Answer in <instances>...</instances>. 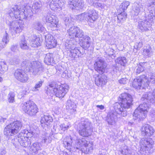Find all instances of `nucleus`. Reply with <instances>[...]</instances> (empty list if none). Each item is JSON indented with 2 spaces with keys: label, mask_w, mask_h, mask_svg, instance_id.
Instances as JSON below:
<instances>
[{
  "label": "nucleus",
  "mask_w": 155,
  "mask_h": 155,
  "mask_svg": "<svg viewBox=\"0 0 155 155\" xmlns=\"http://www.w3.org/2000/svg\"><path fill=\"white\" fill-rule=\"evenodd\" d=\"M11 18L14 19H30L32 15L31 6L15 5L12 6L9 11Z\"/></svg>",
  "instance_id": "obj_1"
},
{
  "label": "nucleus",
  "mask_w": 155,
  "mask_h": 155,
  "mask_svg": "<svg viewBox=\"0 0 155 155\" xmlns=\"http://www.w3.org/2000/svg\"><path fill=\"white\" fill-rule=\"evenodd\" d=\"M121 100L120 103H116L114 105V109L118 114H120L121 117H125L127 115V111L124 109H128L130 107L132 104L133 98L132 96L127 93L121 94L119 96Z\"/></svg>",
  "instance_id": "obj_2"
},
{
  "label": "nucleus",
  "mask_w": 155,
  "mask_h": 155,
  "mask_svg": "<svg viewBox=\"0 0 155 155\" xmlns=\"http://www.w3.org/2000/svg\"><path fill=\"white\" fill-rule=\"evenodd\" d=\"M79 125L78 132L80 135L86 137L91 135L92 132L91 123L88 119L82 118Z\"/></svg>",
  "instance_id": "obj_3"
},
{
  "label": "nucleus",
  "mask_w": 155,
  "mask_h": 155,
  "mask_svg": "<svg viewBox=\"0 0 155 155\" xmlns=\"http://www.w3.org/2000/svg\"><path fill=\"white\" fill-rule=\"evenodd\" d=\"M93 143L92 141H87L84 139H79L76 143L74 148L81 150L82 153L87 154L92 152Z\"/></svg>",
  "instance_id": "obj_4"
},
{
  "label": "nucleus",
  "mask_w": 155,
  "mask_h": 155,
  "mask_svg": "<svg viewBox=\"0 0 155 155\" xmlns=\"http://www.w3.org/2000/svg\"><path fill=\"white\" fill-rule=\"evenodd\" d=\"M22 126L21 122L18 120L14 121L5 127L4 130V134L8 137L14 136L18 132Z\"/></svg>",
  "instance_id": "obj_5"
},
{
  "label": "nucleus",
  "mask_w": 155,
  "mask_h": 155,
  "mask_svg": "<svg viewBox=\"0 0 155 155\" xmlns=\"http://www.w3.org/2000/svg\"><path fill=\"white\" fill-rule=\"evenodd\" d=\"M149 84V81L147 79V77L143 75L134 79L132 86L135 89H139L148 86Z\"/></svg>",
  "instance_id": "obj_6"
},
{
  "label": "nucleus",
  "mask_w": 155,
  "mask_h": 155,
  "mask_svg": "<svg viewBox=\"0 0 155 155\" xmlns=\"http://www.w3.org/2000/svg\"><path fill=\"white\" fill-rule=\"evenodd\" d=\"M22 108L25 113L31 116L35 115L38 112V108L36 105L31 101L25 103Z\"/></svg>",
  "instance_id": "obj_7"
},
{
  "label": "nucleus",
  "mask_w": 155,
  "mask_h": 155,
  "mask_svg": "<svg viewBox=\"0 0 155 155\" xmlns=\"http://www.w3.org/2000/svg\"><path fill=\"white\" fill-rule=\"evenodd\" d=\"M49 86L54 89L53 91L56 96L59 98H62L68 91L69 87L67 84H61L57 85L54 88L52 84H50Z\"/></svg>",
  "instance_id": "obj_8"
},
{
  "label": "nucleus",
  "mask_w": 155,
  "mask_h": 155,
  "mask_svg": "<svg viewBox=\"0 0 155 155\" xmlns=\"http://www.w3.org/2000/svg\"><path fill=\"white\" fill-rule=\"evenodd\" d=\"M78 19H97V14L93 10H89L87 12H84L76 16Z\"/></svg>",
  "instance_id": "obj_9"
},
{
  "label": "nucleus",
  "mask_w": 155,
  "mask_h": 155,
  "mask_svg": "<svg viewBox=\"0 0 155 155\" xmlns=\"http://www.w3.org/2000/svg\"><path fill=\"white\" fill-rule=\"evenodd\" d=\"M68 33L69 38L73 39L76 38H81L84 34L82 30H80L79 28L75 26L70 27L68 30Z\"/></svg>",
  "instance_id": "obj_10"
},
{
  "label": "nucleus",
  "mask_w": 155,
  "mask_h": 155,
  "mask_svg": "<svg viewBox=\"0 0 155 155\" xmlns=\"http://www.w3.org/2000/svg\"><path fill=\"white\" fill-rule=\"evenodd\" d=\"M15 78L18 81L23 83H26L29 80L28 75L21 69H17L14 73Z\"/></svg>",
  "instance_id": "obj_11"
},
{
  "label": "nucleus",
  "mask_w": 155,
  "mask_h": 155,
  "mask_svg": "<svg viewBox=\"0 0 155 155\" xmlns=\"http://www.w3.org/2000/svg\"><path fill=\"white\" fill-rule=\"evenodd\" d=\"M26 135L23 132H21L18 135V141L20 145L24 147H26L31 144V142L28 138L25 136Z\"/></svg>",
  "instance_id": "obj_12"
},
{
  "label": "nucleus",
  "mask_w": 155,
  "mask_h": 155,
  "mask_svg": "<svg viewBox=\"0 0 155 155\" xmlns=\"http://www.w3.org/2000/svg\"><path fill=\"white\" fill-rule=\"evenodd\" d=\"M107 66L106 63L102 59L98 60L94 64L95 70L100 74H103L105 71Z\"/></svg>",
  "instance_id": "obj_13"
},
{
  "label": "nucleus",
  "mask_w": 155,
  "mask_h": 155,
  "mask_svg": "<svg viewBox=\"0 0 155 155\" xmlns=\"http://www.w3.org/2000/svg\"><path fill=\"white\" fill-rule=\"evenodd\" d=\"M142 134L147 136H151L155 132L153 127L148 124H145L143 126L141 129Z\"/></svg>",
  "instance_id": "obj_14"
},
{
  "label": "nucleus",
  "mask_w": 155,
  "mask_h": 155,
  "mask_svg": "<svg viewBox=\"0 0 155 155\" xmlns=\"http://www.w3.org/2000/svg\"><path fill=\"white\" fill-rule=\"evenodd\" d=\"M46 46L48 48H51L55 47L57 41L54 37L50 34H48L45 37Z\"/></svg>",
  "instance_id": "obj_15"
},
{
  "label": "nucleus",
  "mask_w": 155,
  "mask_h": 155,
  "mask_svg": "<svg viewBox=\"0 0 155 155\" xmlns=\"http://www.w3.org/2000/svg\"><path fill=\"white\" fill-rule=\"evenodd\" d=\"M147 112L138 109L137 108L134 111L133 115V118L134 120H138V121L142 120L147 116Z\"/></svg>",
  "instance_id": "obj_16"
},
{
  "label": "nucleus",
  "mask_w": 155,
  "mask_h": 155,
  "mask_svg": "<svg viewBox=\"0 0 155 155\" xmlns=\"http://www.w3.org/2000/svg\"><path fill=\"white\" fill-rule=\"evenodd\" d=\"M68 5L72 9L76 8L81 9L84 6V4L82 0H72L69 2Z\"/></svg>",
  "instance_id": "obj_17"
},
{
  "label": "nucleus",
  "mask_w": 155,
  "mask_h": 155,
  "mask_svg": "<svg viewBox=\"0 0 155 155\" xmlns=\"http://www.w3.org/2000/svg\"><path fill=\"white\" fill-rule=\"evenodd\" d=\"M140 145L141 148L151 147L154 144V141L151 138H143L140 141Z\"/></svg>",
  "instance_id": "obj_18"
},
{
  "label": "nucleus",
  "mask_w": 155,
  "mask_h": 155,
  "mask_svg": "<svg viewBox=\"0 0 155 155\" xmlns=\"http://www.w3.org/2000/svg\"><path fill=\"white\" fill-rule=\"evenodd\" d=\"M10 25L12 27L13 29L16 33H20L23 29V25L20 23L18 20H14L12 22H10Z\"/></svg>",
  "instance_id": "obj_19"
},
{
  "label": "nucleus",
  "mask_w": 155,
  "mask_h": 155,
  "mask_svg": "<svg viewBox=\"0 0 155 155\" xmlns=\"http://www.w3.org/2000/svg\"><path fill=\"white\" fill-rule=\"evenodd\" d=\"M63 4L59 0H52L50 2L49 6L50 8L54 11H60L61 9Z\"/></svg>",
  "instance_id": "obj_20"
},
{
  "label": "nucleus",
  "mask_w": 155,
  "mask_h": 155,
  "mask_svg": "<svg viewBox=\"0 0 155 155\" xmlns=\"http://www.w3.org/2000/svg\"><path fill=\"white\" fill-rule=\"evenodd\" d=\"M144 99H146L149 101L152 104L155 103V88L154 89L153 93H146L143 94L141 98V100L143 101Z\"/></svg>",
  "instance_id": "obj_21"
},
{
  "label": "nucleus",
  "mask_w": 155,
  "mask_h": 155,
  "mask_svg": "<svg viewBox=\"0 0 155 155\" xmlns=\"http://www.w3.org/2000/svg\"><path fill=\"white\" fill-rule=\"evenodd\" d=\"M117 113L116 111V112L111 111L108 114L107 121L109 124L113 125L115 123V120L117 119Z\"/></svg>",
  "instance_id": "obj_22"
},
{
  "label": "nucleus",
  "mask_w": 155,
  "mask_h": 155,
  "mask_svg": "<svg viewBox=\"0 0 155 155\" xmlns=\"http://www.w3.org/2000/svg\"><path fill=\"white\" fill-rule=\"evenodd\" d=\"M107 81V77L104 75H98L95 78V84L98 86L104 85Z\"/></svg>",
  "instance_id": "obj_23"
},
{
  "label": "nucleus",
  "mask_w": 155,
  "mask_h": 155,
  "mask_svg": "<svg viewBox=\"0 0 155 155\" xmlns=\"http://www.w3.org/2000/svg\"><path fill=\"white\" fill-rule=\"evenodd\" d=\"M53 120L52 117L48 115H43L41 117V126L43 128L47 127L48 124L51 122Z\"/></svg>",
  "instance_id": "obj_24"
},
{
  "label": "nucleus",
  "mask_w": 155,
  "mask_h": 155,
  "mask_svg": "<svg viewBox=\"0 0 155 155\" xmlns=\"http://www.w3.org/2000/svg\"><path fill=\"white\" fill-rule=\"evenodd\" d=\"M75 141V138L74 137H67L64 140L63 144L65 147L68 150L71 151L72 146V144Z\"/></svg>",
  "instance_id": "obj_25"
},
{
  "label": "nucleus",
  "mask_w": 155,
  "mask_h": 155,
  "mask_svg": "<svg viewBox=\"0 0 155 155\" xmlns=\"http://www.w3.org/2000/svg\"><path fill=\"white\" fill-rule=\"evenodd\" d=\"M150 23L147 20H143L139 22L138 27L142 31L148 30L151 26Z\"/></svg>",
  "instance_id": "obj_26"
},
{
  "label": "nucleus",
  "mask_w": 155,
  "mask_h": 155,
  "mask_svg": "<svg viewBox=\"0 0 155 155\" xmlns=\"http://www.w3.org/2000/svg\"><path fill=\"white\" fill-rule=\"evenodd\" d=\"M91 39L88 36H85L80 42V45L85 49H87L90 46Z\"/></svg>",
  "instance_id": "obj_27"
},
{
  "label": "nucleus",
  "mask_w": 155,
  "mask_h": 155,
  "mask_svg": "<svg viewBox=\"0 0 155 155\" xmlns=\"http://www.w3.org/2000/svg\"><path fill=\"white\" fill-rule=\"evenodd\" d=\"M41 146L39 143H32L29 149L30 152L31 154L35 155L38 153V152L41 150Z\"/></svg>",
  "instance_id": "obj_28"
},
{
  "label": "nucleus",
  "mask_w": 155,
  "mask_h": 155,
  "mask_svg": "<svg viewBox=\"0 0 155 155\" xmlns=\"http://www.w3.org/2000/svg\"><path fill=\"white\" fill-rule=\"evenodd\" d=\"M31 68L33 69V74L34 75H36L39 74L44 70V68L42 66L40 62L37 61V64L35 65H33V68Z\"/></svg>",
  "instance_id": "obj_29"
},
{
  "label": "nucleus",
  "mask_w": 155,
  "mask_h": 155,
  "mask_svg": "<svg viewBox=\"0 0 155 155\" xmlns=\"http://www.w3.org/2000/svg\"><path fill=\"white\" fill-rule=\"evenodd\" d=\"M76 42L74 39L68 38L65 42V46L66 49H69L73 48L76 46Z\"/></svg>",
  "instance_id": "obj_30"
},
{
  "label": "nucleus",
  "mask_w": 155,
  "mask_h": 155,
  "mask_svg": "<svg viewBox=\"0 0 155 155\" xmlns=\"http://www.w3.org/2000/svg\"><path fill=\"white\" fill-rule=\"evenodd\" d=\"M36 64V61H33L31 62L28 60H25L22 62L21 65L22 66L25 68L27 70H29L31 68H33V65H35Z\"/></svg>",
  "instance_id": "obj_31"
},
{
  "label": "nucleus",
  "mask_w": 155,
  "mask_h": 155,
  "mask_svg": "<svg viewBox=\"0 0 155 155\" xmlns=\"http://www.w3.org/2000/svg\"><path fill=\"white\" fill-rule=\"evenodd\" d=\"M41 42L40 38L36 35H34L30 41L31 45L33 47H36L40 46Z\"/></svg>",
  "instance_id": "obj_32"
},
{
  "label": "nucleus",
  "mask_w": 155,
  "mask_h": 155,
  "mask_svg": "<svg viewBox=\"0 0 155 155\" xmlns=\"http://www.w3.org/2000/svg\"><path fill=\"white\" fill-rule=\"evenodd\" d=\"M79 51V50L76 47V46L74 47V48H71L70 49V53L69 55L70 57H71V60H74L75 58L78 57V54Z\"/></svg>",
  "instance_id": "obj_33"
},
{
  "label": "nucleus",
  "mask_w": 155,
  "mask_h": 155,
  "mask_svg": "<svg viewBox=\"0 0 155 155\" xmlns=\"http://www.w3.org/2000/svg\"><path fill=\"white\" fill-rule=\"evenodd\" d=\"M130 5V2L128 1L124 2L119 6L118 8H117L118 12H125L128 6Z\"/></svg>",
  "instance_id": "obj_34"
},
{
  "label": "nucleus",
  "mask_w": 155,
  "mask_h": 155,
  "mask_svg": "<svg viewBox=\"0 0 155 155\" xmlns=\"http://www.w3.org/2000/svg\"><path fill=\"white\" fill-rule=\"evenodd\" d=\"M149 65L148 63L142 62L139 64L136 70V73L139 74L143 71L146 68V66Z\"/></svg>",
  "instance_id": "obj_35"
},
{
  "label": "nucleus",
  "mask_w": 155,
  "mask_h": 155,
  "mask_svg": "<svg viewBox=\"0 0 155 155\" xmlns=\"http://www.w3.org/2000/svg\"><path fill=\"white\" fill-rule=\"evenodd\" d=\"M53 60L52 54L50 53H48L45 58L44 62L47 65H50L53 62Z\"/></svg>",
  "instance_id": "obj_36"
},
{
  "label": "nucleus",
  "mask_w": 155,
  "mask_h": 155,
  "mask_svg": "<svg viewBox=\"0 0 155 155\" xmlns=\"http://www.w3.org/2000/svg\"><path fill=\"white\" fill-rule=\"evenodd\" d=\"M8 69V66L5 61H0V73H4Z\"/></svg>",
  "instance_id": "obj_37"
},
{
  "label": "nucleus",
  "mask_w": 155,
  "mask_h": 155,
  "mask_svg": "<svg viewBox=\"0 0 155 155\" xmlns=\"http://www.w3.org/2000/svg\"><path fill=\"white\" fill-rule=\"evenodd\" d=\"M53 134H50L49 136L46 133L45 136L42 138V143H45L47 144L50 143L51 141V137Z\"/></svg>",
  "instance_id": "obj_38"
},
{
  "label": "nucleus",
  "mask_w": 155,
  "mask_h": 155,
  "mask_svg": "<svg viewBox=\"0 0 155 155\" xmlns=\"http://www.w3.org/2000/svg\"><path fill=\"white\" fill-rule=\"evenodd\" d=\"M19 45L20 48L22 50H27L28 49L29 47L27 43V41L24 37L21 39L19 43Z\"/></svg>",
  "instance_id": "obj_39"
},
{
  "label": "nucleus",
  "mask_w": 155,
  "mask_h": 155,
  "mask_svg": "<svg viewBox=\"0 0 155 155\" xmlns=\"http://www.w3.org/2000/svg\"><path fill=\"white\" fill-rule=\"evenodd\" d=\"M133 9L136 13L138 14L140 12L143 10V5L141 4H138L137 3H135Z\"/></svg>",
  "instance_id": "obj_40"
},
{
  "label": "nucleus",
  "mask_w": 155,
  "mask_h": 155,
  "mask_svg": "<svg viewBox=\"0 0 155 155\" xmlns=\"http://www.w3.org/2000/svg\"><path fill=\"white\" fill-rule=\"evenodd\" d=\"M116 63L120 64L121 65L124 66L127 61L125 58L124 57H120L118 58L115 60Z\"/></svg>",
  "instance_id": "obj_41"
},
{
  "label": "nucleus",
  "mask_w": 155,
  "mask_h": 155,
  "mask_svg": "<svg viewBox=\"0 0 155 155\" xmlns=\"http://www.w3.org/2000/svg\"><path fill=\"white\" fill-rule=\"evenodd\" d=\"M143 54L144 55L150 57L153 54V51L151 48L149 46L146 49H144L143 51Z\"/></svg>",
  "instance_id": "obj_42"
},
{
  "label": "nucleus",
  "mask_w": 155,
  "mask_h": 155,
  "mask_svg": "<svg viewBox=\"0 0 155 155\" xmlns=\"http://www.w3.org/2000/svg\"><path fill=\"white\" fill-rule=\"evenodd\" d=\"M20 61L19 57L15 56L10 59L9 63L12 65H15L19 63Z\"/></svg>",
  "instance_id": "obj_43"
},
{
  "label": "nucleus",
  "mask_w": 155,
  "mask_h": 155,
  "mask_svg": "<svg viewBox=\"0 0 155 155\" xmlns=\"http://www.w3.org/2000/svg\"><path fill=\"white\" fill-rule=\"evenodd\" d=\"M42 6V4L41 2H36L33 4L32 8L33 10H36L40 9Z\"/></svg>",
  "instance_id": "obj_44"
},
{
  "label": "nucleus",
  "mask_w": 155,
  "mask_h": 155,
  "mask_svg": "<svg viewBox=\"0 0 155 155\" xmlns=\"http://www.w3.org/2000/svg\"><path fill=\"white\" fill-rule=\"evenodd\" d=\"M15 94L14 92H11L8 94V97L9 103H13L15 101Z\"/></svg>",
  "instance_id": "obj_45"
},
{
  "label": "nucleus",
  "mask_w": 155,
  "mask_h": 155,
  "mask_svg": "<svg viewBox=\"0 0 155 155\" xmlns=\"http://www.w3.org/2000/svg\"><path fill=\"white\" fill-rule=\"evenodd\" d=\"M44 16V18L45 19H56V18L55 15L50 12L45 14Z\"/></svg>",
  "instance_id": "obj_46"
},
{
  "label": "nucleus",
  "mask_w": 155,
  "mask_h": 155,
  "mask_svg": "<svg viewBox=\"0 0 155 155\" xmlns=\"http://www.w3.org/2000/svg\"><path fill=\"white\" fill-rule=\"evenodd\" d=\"M142 41L136 43L134 46V49L133 51L135 52H136L137 50H139L142 46Z\"/></svg>",
  "instance_id": "obj_47"
},
{
  "label": "nucleus",
  "mask_w": 155,
  "mask_h": 155,
  "mask_svg": "<svg viewBox=\"0 0 155 155\" xmlns=\"http://www.w3.org/2000/svg\"><path fill=\"white\" fill-rule=\"evenodd\" d=\"M137 108L144 112L145 111H146L147 112V113L148 107L147 104L146 103L140 104Z\"/></svg>",
  "instance_id": "obj_48"
},
{
  "label": "nucleus",
  "mask_w": 155,
  "mask_h": 155,
  "mask_svg": "<svg viewBox=\"0 0 155 155\" xmlns=\"http://www.w3.org/2000/svg\"><path fill=\"white\" fill-rule=\"evenodd\" d=\"M77 108V106L76 104L75 103L74 104L72 107H70L69 109L68 108L67 109L68 110V112L71 114H75L76 112V108Z\"/></svg>",
  "instance_id": "obj_49"
},
{
  "label": "nucleus",
  "mask_w": 155,
  "mask_h": 155,
  "mask_svg": "<svg viewBox=\"0 0 155 155\" xmlns=\"http://www.w3.org/2000/svg\"><path fill=\"white\" fill-rule=\"evenodd\" d=\"M120 13L118 14L117 18V19H126L127 18V14L125 12H118Z\"/></svg>",
  "instance_id": "obj_50"
},
{
  "label": "nucleus",
  "mask_w": 155,
  "mask_h": 155,
  "mask_svg": "<svg viewBox=\"0 0 155 155\" xmlns=\"http://www.w3.org/2000/svg\"><path fill=\"white\" fill-rule=\"evenodd\" d=\"M9 41V37H8V35L6 32L5 33L3 37L2 42L3 43H4V44H5V45H6Z\"/></svg>",
  "instance_id": "obj_51"
},
{
  "label": "nucleus",
  "mask_w": 155,
  "mask_h": 155,
  "mask_svg": "<svg viewBox=\"0 0 155 155\" xmlns=\"http://www.w3.org/2000/svg\"><path fill=\"white\" fill-rule=\"evenodd\" d=\"M48 25L51 27H56L58 21L56 20H48Z\"/></svg>",
  "instance_id": "obj_52"
},
{
  "label": "nucleus",
  "mask_w": 155,
  "mask_h": 155,
  "mask_svg": "<svg viewBox=\"0 0 155 155\" xmlns=\"http://www.w3.org/2000/svg\"><path fill=\"white\" fill-rule=\"evenodd\" d=\"M35 27V28L38 31H43L45 30L44 27L42 26L41 24L39 23H38L36 24Z\"/></svg>",
  "instance_id": "obj_53"
},
{
  "label": "nucleus",
  "mask_w": 155,
  "mask_h": 155,
  "mask_svg": "<svg viewBox=\"0 0 155 155\" xmlns=\"http://www.w3.org/2000/svg\"><path fill=\"white\" fill-rule=\"evenodd\" d=\"M69 127V126L68 125H66L65 124H61L60 125L59 129V130H62L64 131L67 130Z\"/></svg>",
  "instance_id": "obj_54"
},
{
  "label": "nucleus",
  "mask_w": 155,
  "mask_h": 155,
  "mask_svg": "<svg viewBox=\"0 0 155 155\" xmlns=\"http://www.w3.org/2000/svg\"><path fill=\"white\" fill-rule=\"evenodd\" d=\"M124 150H122L121 151V153L123 154V155H131L130 153V151L127 149V147L125 146L124 147Z\"/></svg>",
  "instance_id": "obj_55"
},
{
  "label": "nucleus",
  "mask_w": 155,
  "mask_h": 155,
  "mask_svg": "<svg viewBox=\"0 0 155 155\" xmlns=\"http://www.w3.org/2000/svg\"><path fill=\"white\" fill-rule=\"evenodd\" d=\"M43 82V81L41 80L36 83L34 87L36 91L38 90V88H40Z\"/></svg>",
  "instance_id": "obj_56"
},
{
  "label": "nucleus",
  "mask_w": 155,
  "mask_h": 155,
  "mask_svg": "<svg viewBox=\"0 0 155 155\" xmlns=\"http://www.w3.org/2000/svg\"><path fill=\"white\" fill-rule=\"evenodd\" d=\"M75 103L71 101V100H68L67 104H66V109L68 108L69 109L70 107H72L73 105H74Z\"/></svg>",
  "instance_id": "obj_57"
},
{
  "label": "nucleus",
  "mask_w": 155,
  "mask_h": 155,
  "mask_svg": "<svg viewBox=\"0 0 155 155\" xmlns=\"http://www.w3.org/2000/svg\"><path fill=\"white\" fill-rule=\"evenodd\" d=\"M128 80L127 78H122L119 81V83L123 84H126L128 82Z\"/></svg>",
  "instance_id": "obj_58"
},
{
  "label": "nucleus",
  "mask_w": 155,
  "mask_h": 155,
  "mask_svg": "<svg viewBox=\"0 0 155 155\" xmlns=\"http://www.w3.org/2000/svg\"><path fill=\"white\" fill-rule=\"evenodd\" d=\"M147 79L149 81V83L150 82L152 84H155V74L153 75L150 78L149 80L147 78Z\"/></svg>",
  "instance_id": "obj_59"
},
{
  "label": "nucleus",
  "mask_w": 155,
  "mask_h": 155,
  "mask_svg": "<svg viewBox=\"0 0 155 155\" xmlns=\"http://www.w3.org/2000/svg\"><path fill=\"white\" fill-rule=\"evenodd\" d=\"M11 50L14 52H17L18 51V46L17 45H13L11 48Z\"/></svg>",
  "instance_id": "obj_60"
},
{
  "label": "nucleus",
  "mask_w": 155,
  "mask_h": 155,
  "mask_svg": "<svg viewBox=\"0 0 155 155\" xmlns=\"http://www.w3.org/2000/svg\"><path fill=\"white\" fill-rule=\"evenodd\" d=\"M155 18V15H153L152 12H150L149 14L148 15V18L147 19H152Z\"/></svg>",
  "instance_id": "obj_61"
},
{
  "label": "nucleus",
  "mask_w": 155,
  "mask_h": 155,
  "mask_svg": "<svg viewBox=\"0 0 155 155\" xmlns=\"http://www.w3.org/2000/svg\"><path fill=\"white\" fill-rule=\"evenodd\" d=\"M6 46V45L4 43H3L2 42L0 43V51L2 49L4 48Z\"/></svg>",
  "instance_id": "obj_62"
},
{
  "label": "nucleus",
  "mask_w": 155,
  "mask_h": 155,
  "mask_svg": "<svg viewBox=\"0 0 155 155\" xmlns=\"http://www.w3.org/2000/svg\"><path fill=\"white\" fill-rule=\"evenodd\" d=\"M71 20H65V25L66 26H69L70 24H71Z\"/></svg>",
  "instance_id": "obj_63"
},
{
  "label": "nucleus",
  "mask_w": 155,
  "mask_h": 155,
  "mask_svg": "<svg viewBox=\"0 0 155 155\" xmlns=\"http://www.w3.org/2000/svg\"><path fill=\"white\" fill-rule=\"evenodd\" d=\"M150 6L153 5V6H155V0H150Z\"/></svg>",
  "instance_id": "obj_64"
}]
</instances>
